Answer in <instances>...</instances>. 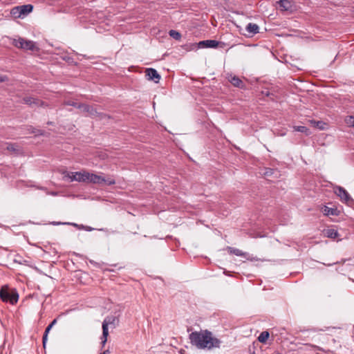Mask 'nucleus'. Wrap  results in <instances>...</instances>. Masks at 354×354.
<instances>
[{
	"label": "nucleus",
	"instance_id": "obj_1",
	"mask_svg": "<svg viewBox=\"0 0 354 354\" xmlns=\"http://www.w3.org/2000/svg\"><path fill=\"white\" fill-rule=\"evenodd\" d=\"M189 338L191 344L199 349L219 348L221 343L220 339L213 337L212 333L207 330L192 332Z\"/></svg>",
	"mask_w": 354,
	"mask_h": 354
},
{
	"label": "nucleus",
	"instance_id": "obj_2",
	"mask_svg": "<svg viewBox=\"0 0 354 354\" xmlns=\"http://www.w3.org/2000/svg\"><path fill=\"white\" fill-rule=\"evenodd\" d=\"M0 298L3 302L14 305L18 301L19 294L16 289H10L4 286L0 289Z\"/></svg>",
	"mask_w": 354,
	"mask_h": 354
},
{
	"label": "nucleus",
	"instance_id": "obj_3",
	"mask_svg": "<svg viewBox=\"0 0 354 354\" xmlns=\"http://www.w3.org/2000/svg\"><path fill=\"white\" fill-rule=\"evenodd\" d=\"M118 319L115 316L107 317L104 319L102 322V344L103 345L107 341V337L109 335V326L111 328H115L118 324Z\"/></svg>",
	"mask_w": 354,
	"mask_h": 354
},
{
	"label": "nucleus",
	"instance_id": "obj_4",
	"mask_svg": "<svg viewBox=\"0 0 354 354\" xmlns=\"http://www.w3.org/2000/svg\"><path fill=\"white\" fill-rule=\"evenodd\" d=\"M12 44L18 48L25 50L37 51L39 48L36 46V43L31 40H27L22 37L14 39Z\"/></svg>",
	"mask_w": 354,
	"mask_h": 354
},
{
	"label": "nucleus",
	"instance_id": "obj_5",
	"mask_svg": "<svg viewBox=\"0 0 354 354\" xmlns=\"http://www.w3.org/2000/svg\"><path fill=\"white\" fill-rule=\"evenodd\" d=\"M90 183L101 185H112L115 183V180L111 177L106 178L102 174L98 175L90 173Z\"/></svg>",
	"mask_w": 354,
	"mask_h": 354
},
{
	"label": "nucleus",
	"instance_id": "obj_6",
	"mask_svg": "<svg viewBox=\"0 0 354 354\" xmlns=\"http://www.w3.org/2000/svg\"><path fill=\"white\" fill-rule=\"evenodd\" d=\"M335 193L340 198V200L346 203L348 205H351L352 203H354L353 199L351 197L350 194L348 193V192L340 186H337L334 188Z\"/></svg>",
	"mask_w": 354,
	"mask_h": 354
},
{
	"label": "nucleus",
	"instance_id": "obj_7",
	"mask_svg": "<svg viewBox=\"0 0 354 354\" xmlns=\"http://www.w3.org/2000/svg\"><path fill=\"white\" fill-rule=\"evenodd\" d=\"M68 177L70 179V181H85L88 179V173L82 174L81 172H71L68 174Z\"/></svg>",
	"mask_w": 354,
	"mask_h": 354
},
{
	"label": "nucleus",
	"instance_id": "obj_8",
	"mask_svg": "<svg viewBox=\"0 0 354 354\" xmlns=\"http://www.w3.org/2000/svg\"><path fill=\"white\" fill-rule=\"evenodd\" d=\"M145 75L149 80L153 81L155 83H158L160 80V75L158 71L153 68H147L145 70Z\"/></svg>",
	"mask_w": 354,
	"mask_h": 354
},
{
	"label": "nucleus",
	"instance_id": "obj_9",
	"mask_svg": "<svg viewBox=\"0 0 354 354\" xmlns=\"http://www.w3.org/2000/svg\"><path fill=\"white\" fill-rule=\"evenodd\" d=\"M227 80L235 87L239 88H244L245 87L244 82L236 75H232V74L228 75Z\"/></svg>",
	"mask_w": 354,
	"mask_h": 354
},
{
	"label": "nucleus",
	"instance_id": "obj_10",
	"mask_svg": "<svg viewBox=\"0 0 354 354\" xmlns=\"http://www.w3.org/2000/svg\"><path fill=\"white\" fill-rule=\"evenodd\" d=\"M56 323H57V319H55L52 321V322L45 329V331H44V333L43 337H42V344H43L44 348H45L46 346L48 333H49L50 330H51V328H53V326Z\"/></svg>",
	"mask_w": 354,
	"mask_h": 354
},
{
	"label": "nucleus",
	"instance_id": "obj_11",
	"mask_svg": "<svg viewBox=\"0 0 354 354\" xmlns=\"http://www.w3.org/2000/svg\"><path fill=\"white\" fill-rule=\"evenodd\" d=\"M201 48H216L218 46V41L216 40H204L198 43Z\"/></svg>",
	"mask_w": 354,
	"mask_h": 354
},
{
	"label": "nucleus",
	"instance_id": "obj_12",
	"mask_svg": "<svg viewBox=\"0 0 354 354\" xmlns=\"http://www.w3.org/2000/svg\"><path fill=\"white\" fill-rule=\"evenodd\" d=\"M245 30L250 36H253L254 35L259 32V27L256 24L249 23L246 26Z\"/></svg>",
	"mask_w": 354,
	"mask_h": 354
},
{
	"label": "nucleus",
	"instance_id": "obj_13",
	"mask_svg": "<svg viewBox=\"0 0 354 354\" xmlns=\"http://www.w3.org/2000/svg\"><path fill=\"white\" fill-rule=\"evenodd\" d=\"M18 8L21 12L22 17L26 16L27 15L30 13L33 10V6L31 4L18 6Z\"/></svg>",
	"mask_w": 354,
	"mask_h": 354
},
{
	"label": "nucleus",
	"instance_id": "obj_14",
	"mask_svg": "<svg viewBox=\"0 0 354 354\" xmlns=\"http://www.w3.org/2000/svg\"><path fill=\"white\" fill-rule=\"evenodd\" d=\"M322 212L326 216H338L339 213V211L337 210V208H332L326 205L324 206V207L322 208Z\"/></svg>",
	"mask_w": 354,
	"mask_h": 354
},
{
	"label": "nucleus",
	"instance_id": "obj_15",
	"mask_svg": "<svg viewBox=\"0 0 354 354\" xmlns=\"http://www.w3.org/2000/svg\"><path fill=\"white\" fill-rule=\"evenodd\" d=\"M66 104L77 107V108L82 110L84 112H88V105H87V104H82V103H80L77 102H71V101L66 102Z\"/></svg>",
	"mask_w": 354,
	"mask_h": 354
},
{
	"label": "nucleus",
	"instance_id": "obj_16",
	"mask_svg": "<svg viewBox=\"0 0 354 354\" xmlns=\"http://www.w3.org/2000/svg\"><path fill=\"white\" fill-rule=\"evenodd\" d=\"M279 7L281 8L283 10H290L292 8V3L289 0H280L279 1Z\"/></svg>",
	"mask_w": 354,
	"mask_h": 354
},
{
	"label": "nucleus",
	"instance_id": "obj_17",
	"mask_svg": "<svg viewBox=\"0 0 354 354\" xmlns=\"http://www.w3.org/2000/svg\"><path fill=\"white\" fill-rule=\"evenodd\" d=\"M325 234L327 237L331 239H335L339 235L338 232L336 230L332 228L326 230Z\"/></svg>",
	"mask_w": 354,
	"mask_h": 354
},
{
	"label": "nucleus",
	"instance_id": "obj_18",
	"mask_svg": "<svg viewBox=\"0 0 354 354\" xmlns=\"http://www.w3.org/2000/svg\"><path fill=\"white\" fill-rule=\"evenodd\" d=\"M5 145H6V149L10 151H12V152H14V153H17L19 151V146L15 144V143H5Z\"/></svg>",
	"mask_w": 354,
	"mask_h": 354
},
{
	"label": "nucleus",
	"instance_id": "obj_19",
	"mask_svg": "<svg viewBox=\"0 0 354 354\" xmlns=\"http://www.w3.org/2000/svg\"><path fill=\"white\" fill-rule=\"evenodd\" d=\"M230 253H232V254H235L236 256H238V257H246L247 255H248V253L244 252H243L241 250L237 249V248H230Z\"/></svg>",
	"mask_w": 354,
	"mask_h": 354
},
{
	"label": "nucleus",
	"instance_id": "obj_20",
	"mask_svg": "<svg viewBox=\"0 0 354 354\" xmlns=\"http://www.w3.org/2000/svg\"><path fill=\"white\" fill-rule=\"evenodd\" d=\"M270 334L268 331H263L258 337V340L261 343H265L269 338Z\"/></svg>",
	"mask_w": 354,
	"mask_h": 354
},
{
	"label": "nucleus",
	"instance_id": "obj_21",
	"mask_svg": "<svg viewBox=\"0 0 354 354\" xmlns=\"http://www.w3.org/2000/svg\"><path fill=\"white\" fill-rule=\"evenodd\" d=\"M10 14L15 18L23 17L18 6H15L13 8H12L10 10Z\"/></svg>",
	"mask_w": 354,
	"mask_h": 354
},
{
	"label": "nucleus",
	"instance_id": "obj_22",
	"mask_svg": "<svg viewBox=\"0 0 354 354\" xmlns=\"http://www.w3.org/2000/svg\"><path fill=\"white\" fill-rule=\"evenodd\" d=\"M33 106L46 107V106H48V104L45 102H44L38 98H35L34 103H32V107Z\"/></svg>",
	"mask_w": 354,
	"mask_h": 354
},
{
	"label": "nucleus",
	"instance_id": "obj_23",
	"mask_svg": "<svg viewBox=\"0 0 354 354\" xmlns=\"http://www.w3.org/2000/svg\"><path fill=\"white\" fill-rule=\"evenodd\" d=\"M169 35L170 37H171L172 38L176 39V40H180V38H181V35L179 32L175 30H169Z\"/></svg>",
	"mask_w": 354,
	"mask_h": 354
},
{
	"label": "nucleus",
	"instance_id": "obj_24",
	"mask_svg": "<svg viewBox=\"0 0 354 354\" xmlns=\"http://www.w3.org/2000/svg\"><path fill=\"white\" fill-rule=\"evenodd\" d=\"M294 129L296 131L304 133L306 135H308L309 133V129L305 126H296V127H294Z\"/></svg>",
	"mask_w": 354,
	"mask_h": 354
},
{
	"label": "nucleus",
	"instance_id": "obj_25",
	"mask_svg": "<svg viewBox=\"0 0 354 354\" xmlns=\"http://www.w3.org/2000/svg\"><path fill=\"white\" fill-rule=\"evenodd\" d=\"M35 98V97L26 96V97H24L22 100H23L24 103L32 107V103H34Z\"/></svg>",
	"mask_w": 354,
	"mask_h": 354
},
{
	"label": "nucleus",
	"instance_id": "obj_26",
	"mask_svg": "<svg viewBox=\"0 0 354 354\" xmlns=\"http://www.w3.org/2000/svg\"><path fill=\"white\" fill-rule=\"evenodd\" d=\"M346 123L350 127H354V116H348L345 120Z\"/></svg>",
	"mask_w": 354,
	"mask_h": 354
},
{
	"label": "nucleus",
	"instance_id": "obj_27",
	"mask_svg": "<svg viewBox=\"0 0 354 354\" xmlns=\"http://www.w3.org/2000/svg\"><path fill=\"white\" fill-rule=\"evenodd\" d=\"M31 133H36L37 135H44V131L43 130H40V129H35L34 127H30V129H29Z\"/></svg>",
	"mask_w": 354,
	"mask_h": 354
},
{
	"label": "nucleus",
	"instance_id": "obj_28",
	"mask_svg": "<svg viewBox=\"0 0 354 354\" xmlns=\"http://www.w3.org/2000/svg\"><path fill=\"white\" fill-rule=\"evenodd\" d=\"M86 273H82L80 272L79 273L76 274V277H77V279L80 280V283H85V281H83V279L84 278V277H86Z\"/></svg>",
	"mask_w": 354,
	"mask_h": 354
},
{
	"label": "nucleus",
	"instance_id": "obj_29",
	"mask_svg": "<svg viewBox=\"0 0 354 354\" xmlns=\"http://www.w3.org/2000/svg\"><path fill=\"white\" fill-rule=\"evenodd\" d=\"M52 224L54 225H61V224H67V225H75V226H78V225H77L75 223H71L53 222Z\"/></svg>",
	"mask_w": 354,
	"mask_h": 354
},
{
	"label": "nucleus",
	"instance_id": "obj_30",
	"mask_svg": "<svg viewBox=\"0 0 354 354\" xmlns=\"http://www.w3.org/2000/svg\"><path fill=\"white\" fill-rule=\"evenodd\" d=\"M274 172V170L272 169H267L266 171L264 173V174L267 176H271Z\"/></svg>",
	"mask_w": 354,
	"mask_h": 354
},
{
	"label": "nucleus",
	"instance_id": "obj_31",
	"mask_svg": "<svg viewBox=\"0 0 354 354\" xmlns=\"http://www.w3.org/2000/svg\"><path fill=\"white\" fill-rule=\"evenodd\" d=\"M92 153H94V152H92ZM95 155H97V156H100V157H102V158H104V157H106V154L105 153L102 152V151H100V152L95 151Z\"/></svg>",
	"mask_w": 354,
	"mask_h": 354
},
{
	"label": "nucleus",
	"instance_id": "obj_32",
	"mask_svg": "<svg viewBox=\"0 0 354 354\" xmlns=\"http://www.w3.org/2000/svg\"><path fill=\"white\" fill-rule=\"evenodd\" d=\"M8 80L6 76H0V82H3Z\"/></svg>",
	"mask_w": 354,
	"mask_h": 354
},
{
	"label": "nucleus",
	"instance_id": "obj_33",
	"mask_svg": "<svg viewBox=\"0 0 354 354\" xmlns=\"http://www.w3.org/2000/svg\"><path fill=\"white\" fill-rule=\"evenodd\" d=\"M320 124H322V122H317V126L319 128V129H322V127L320 126Z\"/></svg>",
	"mask_w": 354,
	"mask_h": 354
},
{
	"label": "nucleus",
	"instance_id": "obj_34",
	"mask_svg": "<svg viewBox=\"0 0 354 354\" xmlns=\"http://www.w3.org/2000/svg\"><path fill=\"white\" fill-rule=\"evenodd\" d=\"M263 93L264 95H266V96H269V95H270V92H269V91H266V92L263 91Z\"/></svg>",
	"mask_w": 354,
	"mask_h": 354
},
{
	"label": "nucleus",
	"instance_id": "obj_35",
	"mask_svg": "<svg viewBox=\"0 0 354 354\" xmlns=\"http://www.w3.org/2000/svg\"><path fill=\"white\" fill-rule=\"evenodd\" d=\"M82 228H84L86 230H88V226H84V225H82L81 226Z\"/></svg>",
	"mask_w": 354,
	"mask_h": 354
},
{
	"label": "nucleus",
	"instance_id": "obj_36",
	"mask_svg": "<svg viewBox=\"0 0 354 354\" xmlns=\"http://www.w3.org/2000/svg\"><path fill=\"white\" fill-rule=\"evenodd\" d=\"M337 263H338V262H334V263H328V264H327V266H331L335 265V264H337Z\"/></svg>",
	"mask_w": 354,
	"mask_h": 354
},
{
	"label": "nucleus",
	"instance_id": "obj_37",
	"mask_svg": "<svg viewBox=\"0 0 354 354\" xmlns=\"http://www.w3.org/2000/svg\"><path fill=\"white\" fill-rule=\"evenodd\" d=\"M108 352H109V351H104L103 353H102L100 354H106V353H108Z\"/></svg>",
	"mask_w": 354,
	"mask_h": 354
},
{
	"label": "nucleus",
	"instance_id": "obj_38",
	"mask_svg": "<svg viewBox=\"0 0 354 354\" xmlns=\"http://www.w3.org/2000/svg\"><path fill=\"white\" fill-rule=\"evenodd\" d=\"M47 124H49V125H50V124H53V122H47Z\"/></svg>",
	"mask_w": 354,
	"mask_h": 354
},
{
	"label": "nucleus",
	"instance_id": "obj_39",
	"mask_svg": "<svg viewBox=\"0 0 354 354\" xmlns=\"http://www.w3.org/2000/svg\"><path fill=\"white\" fill-rule=\"evenodd\" d=\"M92 230L93 228L90 227L89 230L91 231Z\"/></svg>",
	"mask_w": 354,
	"mask_h": 354
},
{
	"label": "nucleus",
	"instance_id": "obj_40",
	"mask_svg": "<svg viewBox=\"0 0 354 354\" xmlns=\"http://www.w3.org/2000/svg\"><path fill=\"white\" fill-rule=\"evenodd\" d=\"M90 263H93V261L91 260L89 261Z\"/></svg>",
	"mask_w": 354,
	"mask_h": 354
},
{
	"label": "nucleus",
	"instance_id": "obj_41",
	"mask_svg": "<svg viewBox=\"0 0 354 354\" xmlns=\"http://www.w3.org/2000/svg\"><path fill=\"white\" fill-rule=\"evenodd\" d=\"M352 281L354 283V279H352Z\"/></svg>",
	"mask_w": 354,
	"mask_h": 354
},
{
	"label": "nucleus",
	"instance_id": "obj_42",
	"mask_svg": "<svg viewBox=\"0 0 354 354\" xmlns=\"http://www.w3.org/2000/svg\"><path fill=\"white\" fill-rule=\"evenodd\" d=\"M251 354H255V353H254V352H253V353H251Z\"/></svg>",
	"mask_w": 354,
	"mask_h": 354
},
{
	"label": "nucleus",
	"instance_id": "obj_43",
	"mask_svg": "<svg viewBox=\"0 0 354 354\" xmlns=\"http://www.w3.org/2000/svg\"><path fill=\"white\" fill-rule=\"evenodd\" d=\"M277 354H280V353H277Z\"/></svg>",
	"mask_w": 354,
	"mask_h": 354
}]
</instances>
